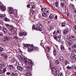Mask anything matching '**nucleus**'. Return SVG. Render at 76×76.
Returning a JSON list of instances; mask_svg holds the SVG:
<instances>
[{"label": "nucleus", "instance_id": "1", "mask_svg": "<svg viewBox=\"0 0 76 76\" xmlns=\"http://www.w3.org/2000/svg\"><path fill=\"white\" fill-rule=\"evenodd\" d=\"M19 59L20 60H23L24 62L25 63V64H26V69H31L32 67V66L34 64V63L32 61V60H29L28 61V63L27 62L26 59L25 58H22L20 57L19 58Z\"/></svg>", "mask_w": 76, "mask_h": 76}, {"label": "nucleus", "instance_id": "2", "mask_svg": "<svg viewBox=\"0 0 76 76\" xmlns=\"http://www.w3.org/2000/svg\"><path fill=\"white\" fill-rule=\"evenodd\" d=\"M50 67L51 68L53 75L55 76H57L58 73H59L58 69H56L55 67H51V66H50Z\"/></svg>", "mask_w": 76, "mask_h": 76}, {"label": "nucleus", "instance_id": "3", "mask_svg": "<svg viewBox=\"0 0 76 76\" xmlns=\"http://www.w3.org/2000/svg\"><path fill=\"white\" fill-rule=\"evenodd\" d=\"M32 50H33V45H30L28 47V52L31 53V52Z\"/></svg>", "mask_w": 76, "mask_h": 76}, {"label": "nucleus", "instance_id": "4", "mask_svg": "<svg viewBox=\"0 0 76 76\" xmlns=\"http://www.w3.org/2000/svg\"><path fill=\"white\" fill-rule=\"evenodd\" d=\"M32 29H35V30H37V31H41L42 29L41 28L37 27V28H35V25H34L32 28Z\"/></svg>", "mask_w": 76, "mask_h": 76}, {"label": "nucleus", "instance_id": "5", "mask_svg": "<svg viewBox=\"0 0 76 76\" xmlns=\"http://www.w3.org/2000/svg\"><path fill=\"white\" fill-rule=\"evenodd\" d=\"M19 35L20 37H23V36H26V35H27V34L25 32H20L19 33Z\"/></svg>", "mask_w": 76, "mask_h": 76}, {"label": "nucleus", "instance_id": "6", "mask_svg": "<svg viewBox=\"0 0 76 76\" xmlns=\"http://www.w3.org/2000/svg\"><path fill=\"white\" fill-rule=\"evenodd\" d=\"M61 38V36H59L58 37L57 39H56L57 41H58L59 42H61L62 44H64V42L60 40V39Z\"/></svg>", "mask_w": 76, "mask_h": 76}, {"label": "nucleus", "instance_id": "7", "mask_svg": "<svg viewBox=\"0 0 76 76\" xmlns=\"http://www.w3.org/2000/svg\"><path fill=\"white\" fill-rule=\"evenodd\" d=\"M60 33V31L59 29H57L56 31H54L53 33V35H58Z\"/></svg>", "mask_w": 76, "mask_h": 76}, {"label": "nucleus", "instance_id": "8", "mask_svg": "<svg viewBox=\"0 0 76 76\" xmlns=\"http://www.w3.org/2000/svg\"><path fill=\"white\" fill-rule=\"evenodd\" d=\"M3 39H4V41L7 42V41L9 39V37L8 36H5L4 37Z\"/></svg>", "mask_w": 76, "mask_h": 76}, {"label": "nucleus", "instance_id": "9", "mask_svg": "<svg viewBox=\"0 0 76 76\" xmlns=\"http://www.w3.org/2000/svg\"><path fill=\"white\" fill-rule=\"evenodd\" d=\"M1 55L2 57H4V58H7V55L6 54L4 53H1Z\"/></svg>", "mask_w": 76, "mask_h": 76}, {"label": "nucleus", "instance_id": "10", "mask_svg": "<svg viewBox=\"0 0 76 76\" xmlns=\"http://www.w3.org/2000/svg\"><path fill=\"white\" fill-rule=\"evenodd\" d=\"M66 44L69 45V47H70L72 45V41L70 40H69L67 43H66Z\"/></svg>", "mask_w": 76, "mask_h": 76}, {"label": "nucleus", "instance_id": "11", "mask_svg": "<svg viewBox=\"0 0 76 76\" xmlns=\"http://www.w3.org/2000/svg\"><path fill=\"white\" fill-rule=\"evenodd\" d=\"M37 28H42V23H41V21H39L37 23Z\"/></svg>", "mask_w": 76, "mask_h": 76}, {"label": "nucleus", "instance_id": "12", "mask_svg": "<svg viewBox=\"0 0 76 76\" xmlns=\"http://www.w3.org/2000/svg\"><path fill=\"white\" fill-rule=\"evenodd\" d=\"M11 28H10V31L12 33V34H15V31L14 30V28L13 27H11Z\"/></svg>", "mask_w": 76, "mask_h": 76}, {"label": "nucleus", "instance_id": "13", "mask_svg": "<svg viewBox=\"0 0 76 76\" xmlns=\"http://www.w3.org/2000/svg\"><path fill=\"white\" fill-rule=\"evenodd\" d=\"M71 58L72 59H75V60H76V55H75V54L74 53H72L71 54Z\"/></svg>", "mask_w": 76, "mask_h": 76}, {"label": "nucleus", "instance_id": "14", "mask_svg": "<svg viewBox=\"0 0 76 76\" xmlns=\"http://www.w3.org/2000/svg\"><path fill=\"white\" fill-rule=\"evenodd\" d=\"M0 10H2V11H5L6 8V7L4 6H1L0 7Z\"/></svg>", "mask_w": 76, "mask_h": 76}, {"label": "nucleus", "instance_id": "15", "mask_svg": "<svg viewBox=\"0 0 76 76\" xmlns=\"http://www.w3.org/2000/svg\"><path fill=\"white\" fill-rule=\"evenodd\" d=\"M17 69L20 71H22L23 70V68L21 66H18L17 67Z\"/></svg>", "mask_w": 76, "mask_h": 76}, {"label": "nucleus", "instance_id": "16", "mask_svg": "<svg viewBox=\"0 0 76 76\" xmlns=\"http://www.w3.org/2000/svg\"><path fill=\"white\" fill-rule=\"evenodd\" d=\"M42 16L44 18H47V14L45 12H43L42 14Z\"/></svg>", "mask_w": 76, "mask_h": 76}, {"label": "nucleus", "instance_id": "17", "mask_svg": "<svg viewBox=\"0 0 76 76\" xmlns=\"http://www.w3.org/2000/svg\"><path fill=\"white\" fill-rule=\"evenodd\" d=\"M9 13L12 14V13H14V10H13V8H10V9L9 11Z\"/></svg>", "mask_w": 76, "mask_h": 76}, {"label": "nucleus", "instance_id": "18", "mask_svg": "<svg viewBox=\"0 0 76 76\" xmlns=\"http://www.w3.org/2000/svg\"><path fill=\"white\" fill-rule=\"evenodd\" d=\"M70 39H72V40H75L76 39V37L73 36H71L70 37Z\"/></svg>", "mask_w": 76, "mask_h": 76}, {"label": "nucleus", "instance_id": "19", "mask_svg": "<svg viewBox=\"0 0 76 76\" xmlns=\"http://www.w3.org/2000/svg\"><path fill=\"white\" fill-rule=\"evenodd\" d=\"M39 49L37 47H34L33 46V50H35V51H38Z\"/></svg>", "mask_w": 76, "mask_h": 76}, {"label": "nucleus", "instance_id": "20", "mask_svg": "<svg viewBox=\"0 0 76 76\" xmlns=\"http://www.w3.org/2000/svg\"><path fill=\"white\" fill-rule=\"evenodd\" d=\"M9 66L10 69L11 70H13V69H14V66L12 65H9Z\"/></svg>", "mask_w": 76, "mask_h": 76}, {"label": "nucleus", "instance_id": "21", "mask_svg": "<svg viewBox=\"0 0 76 76\" xmlns=\"http://www.w3.org/2000/svg\"><path fill=\"white\" fill-rule=\"evenodd\" d=\"M11 75L12 76H18V74L15 72H12L11 74Z\"/></svg>", "mask_w": 76, "mask_h": 76}, {"label": "nucleus", "instance_id": "22", "mask_svg": "<svg viewBox=\"0 0 76 76\" xmlns=\"http://www.w3.org/2000/svg\"><path fill=\"white\" fill-rule=\"evenodd\" d=\"M54 18V15L53 14H51L49 15V18L51 19H53Z\"/></svg>", "mask_w": 76, "mask_h": 76}, {"label": "nucleus", "instance_id": "23", "mask_svg": "<svg viewBox=\"0 0 76 76\" xmlns=\"http://www.w3.org/2000/svg\"><path fill=\"white\" fill-rule=\"evenodd\" d=\"M59 58L61 61H64L63 58V57L62 56H59Z\"/></svg>", "mask_w": 76, "mask_h": 76}, {"label": "nucleus", "instance_id": "24", "mask_svg": "<svg viewBox=\"0 0 76 76\" xmlns=\"http://www.w3.org/2000/svg\"><path fill=\"white\" fill-rule=\"evenodd\" d=\"M29 46H30V45H29L28 44H24V47H25V48H28V47H29Z\"/></svg>", "mask_w": 76, "mask_h": 76}, {"label": "nucleus", "instance_id": "25", "mask_svg": "<svg viewBox=\"0 0 76 76\" xmlns=\"http://www.w3.org/2000/svg\"><path fill=\"white\" fill-rule=\"evenodd\" d=\"M68 32H69V31L68 30L66 29L64 31V34H67V33H68Z\"/></svg>", "mask_w": 76, "mask_h": 76}, {"label": "nucleus", "instance_id": "26", "mask_svg": "<svg viewBox=\"0 0 76 76\" xmlns=\"http://www.w3.org/2000/svg\"><path fill=\"white\" fill-rule=\"evenodd\" d=\"M58 1H56L55 2V6L56 7H58Z\"/></svg>", "mask_w": 76, "mask_h": 76}, {"label": "nucleus", "instance_id": "27", "mask_svg": "<svg viewBox=\"0 0 76 76\" xmlns=\"http://www.w3.org/2000/svg\"><path fill=\"white\" fill-rule=\"evenodd\" d=\"M42 12H46V11L47 10V9L45 8H43L41 9Z\"/></svg>", "mask_w": 76, "mask_h": 76}, {"label": "nucleus", "instance_id": "28", "mask_svg": "<svg viewBox=\"0 0 76 76\" xmlns=\"http://www.w3.org/2000/svg\"><path fill=\"white\" fill-rule=\"evenodd\" d=\"M71 47L73 49H74L75 48H76V44L72 45V46Z\"/></svg>", "mask_w": 76, "mask_h": 76}, {"label": "nucleus", "instance_id": "29", "mask_svg": "<svg viewBox=\"0 0 76 76\" xmlns=\"http://www.w3.org/2000/svg\"><path fill=\"white\" fill-rule=\"evenodd\" d=\"M1 64L2 65V67H6V63H5V62H4L2 63Z\"/></svg>", "mask_w": 76, "mask_h": 76}, {"label": "nucleus", "instance_id": "30", "mask_svg": "<svg viewBox=\"0 0 76 76\" xmlns=\"http://www.w3.org/2000/svg\"><path fill=\"white\" fill-rule=\"evenodd\" d=\"M4 20L6 22H9L10 21L9 19L7 18H5L4 19Z\"/></svg>", "mask_w": 76, "mask_h": 76}, {"label": "nucleus", "instance_id": "31", "mask_svg": "<svg viewBox=\"0 0 76 76\" xmlns=\"http://www.w3.org/2000/svg\"><path fill=\"white\" fill-rule=\"evenodd\" d=\"M3 32H4V33H5V34L7 33V29H6V28H4L3 29Z\"/></svg>", "mask_w": 76, "mask_h": 76}, {"label": "nucleus", "instance_id": "32", "mask_svg": "<svg viewBox=\"0 0 76 76\" xmlns=\"http://www.w3.org/2000/svg\"><path fill=\"white\" fill-rule=\"evenodd\" d=\"M8 70V68L7 67H6L5 68H4V73H5L6 71H7V70Z\"/></svg>", "mask_w": 76, "mask_h": 76}, {"label": "nucleus", "instance_id": "33", "mask_svg": "<svg viewBox=\"0 0 76 76\" xmlns=\"http://www.w3.org/2000/svg\"><path fill=\"white\" fill-rule=\"evenodd\" d=\"M25 75L26 76H31V74L29 72H26Z\"/></svg>", "mask_w": 76, "mask_h": 76}, {"label": "nucleus", "instance_id": "34", "mask_svg": "<svg viewBox=\"0 0 76 76\" xmlns=\"http://www.w3.org/2000/svg\"><path fill=\"white\" fill-rule=\"evenodd\" d=\"M46 50L48 52H49V51L50 50V48L48 47L46 48Z\"/></svg>", "mask_w": 76, "mask_h": 76}, {"label": "nucleus", "instance_id": "35", "mask_svg": "<svg viewBox=\"0 0 76 76\" xmlns=\"http://www.w3.org/2000/svg\"><path fill=\"white\" fill-rule=\"evenodd\" d=\"M61 50H64V47L63 46V45H61Z\"/></svg>", "mask_w": 76, "mask_h": 76}, {"label": "nucleus", "instance_id": "36", "mask_svg": "<svg viewBox=\"0 0 76 76\" xmlns=\"http://www.w3.org/2000/svg\"><path fill=\"white\" fill-rule=\"evenodd\" d=\"M67 69H68L69 70H71V69H72V67H71V66H68L67 67H66Z\"/></svg>", "mask_w": 76, "mask_h": 76}, {"label": "nucleus", "instance_id": "37", "mask_svg": "<svg viewBox=\"0 0 76 76\" xmlns=\"http://www.w3.org/2000/svg\"><path fill=\"white\" fill-rule=\"evenodd\" d=\"M5 16H6V15H5V14L1 15H0V18H3L5 17Z\"/></svg>", "mask_w": 76, "mask_h": 76}, {"label": "nucleus", "instance_id": "38", "mask_svg": "<svg viewBox=\"0 0 76 76\" xmlns=\"http://www.w3.org/2000/svg\"><path fill=\"white\" fill-rule=\"evenodd\" d=\"M60 62H59V61L57 60H56L55 62V64H58Z\"/></svg>", "mask_w": 76, "mask_h": 76}, {"label": "nucleus", "instance_id": "39", "mask_svg": "<svg viewBox=\"0 0 76 76\" xmlns=\"http://www.w3.org/2000/svg\"><path fill=\"white\" fill-rule=\"evenodd\" d=\"M4 50V49L2 47H0V52H2V51H3Z\"/></svg>", "mask_w": 76, "mask_h": 76}, {"label": "nucleus", "instance_id": "40", "mask_svg": "<svg viewBox=\"0 0 76 76\" xmlns=\"http://www.w3.org/2000/svg\"><path fill=\"white\" fill-rule=\"evenodd\" d=\"M61 6L62 7H64V3H61Z\"/></svg>", "mask_w": 76, "mask_h": 76}, {"label": "nucleus", "instance_id": "41", "mask_svg": "<svg viewBox=\"0 0 76 76\" xmlns=\"http://www.w3.org/2000/svg\"><path fill=\"white\" fill-rule=\"evenodd\" d=\"M53 54L55 56L56 55V50H53Z\"/></svg>", "mask_w": 76, "mask_h": 76}, {"label": "nucleus", "instance_id": "42", "mask_svg": "<svg viewBox=\"0 0 76 76\" xmlns=\"http://www.w3.org/2000/svg\"><path fill=\"white\" fill-rule=\"evenodd\" d=\"M6 26L7 27V28H8V29H10V28H11V27H10V26L9 25V24H6Z\"/></svg>", "mask_w": 76, "mask_h": 76}, {"label": "nucleus", "instance_id": "43", "mask_svg": "<svg viewBox=\"0 0 76 76\" xmlns=\"http://www.w3.org/2000/svg\"><path fill=\"white\" fill-rule=\"evenodd\" d=\"M6 74L7 75H10L11 74V72H6Z\"/></svg>", "mask_w": 76, "mask_h": 76}, {"label": "nucleus", "instance_id": "44", "mask_svg": "<svg viewBox=\"0 0 76 76\" xmlns=\"http://www.w3.org/2000/svg\"><path fill=\"white\" fill-rule=\"evenodd\" d=\"M64 63L65 65H67V64H68V61H65L64 62Z\"/></svg>", "mask_w": 76, "mask_h": 76}, {"label": "nucleus", "instance_id": "45", "mask_svg": "<svg viewBox=\"0 0 76 76\" xmlns=\"http://www.w3.org/2000/svg\"><path fill=\"white\" fill-rule=\"evenodd\" d=\"M62 26H65L66 25V24L65 23L63 22L62 23Z\"/></svg>", "mask_w": 76, "mask_h": 76}, {"label": "nucleus", "instance_id": "46", "mask_svg": "<svg viewBox=\"0 0 76 76\" xmlns=\"http://www.w3.org/2000/svg\"><path fill=\"white\" fill-rule=\"evenodd\" d=\"M15 64L16 66H18L19 64V62L17 61H16Z\"/></svg>", "mask_w": 76, "mask_h": 76}, {"label": "nucleus", "instance_id": "47", "mask_svg": "<svg viewBox=\"0 0 76 76\" xmlns=\"http://www.w3.org/2000/svg\"><path fill=\"white\" fill-rule=\"evenodd\" d=\"M14 39H18L19 38L18 37L16 36L14 37Z\"/></svg>", "mask_w": 76, "mask_h": 76}, {"label": "nucleus", "instance_id": "48", "mask_svg": "<svg viewBox=\"0 0 76 76\" xmlns=\"http://www.w3.org/2000/svg\"><path fill=\"white\" fill-rule=\"evenodd\" d=\"M32 8L33 9H35V5H32Z\"/></svg>", "mask_w": 76, "mask_h": 76}, {"label": "nucleus", "instance_id": "49", "mask_svg": "<svg viewBox=\"0 0 76 76\" xmlns=\"http://www.w3.org/2000/svg\"><path fill=\"white\" fill-rule=\"evenodd\" d=\"M8 35H10H10H12V34H13V33H12V32H11V33L10 32H9L8 33Z\"/></svg>", "mask_w": 76, "mask_h": 76}, {"label": "nucleus", "instance_id": "50", "mask_svg": "<svg viewBox=\"0 0 76 76\" xmlns=\"http://www.w3.org/2000/svg\"><path fill=\"white\" fill-rule=\"evenodd\" d=\"M0 36L2 38V37H3V34L1 33H0Z\"/></svg>", "mask_w": 76, "mask_h": 76}, {"label": "nucleus", "instance_id": "51", "mask_svg": "<svg viewBox=\"0 0 76 76\" xmlns=\"http://www.w3.org/2000/svg\"><path fill=\"white\" fill-rule=\"evenodd\" d=\"M54 38L55 39H56V40L57 39V36H55L54 37Z\"/></svg>", "mask_w": 76, "mask_h": 76}, {"label": "nucleus", "instance_id": "52", "mask_svg": "<svg viewBox=\"0 0 76 76\" xmlns=\"http://www.w3.org/2000/svg\"><path fill=\"white\" fill-rule=\"evenodd\" d=\"M3 73V71L1 70H0V74H1Z\"/></svg>", "mask_w": 76, "mask_h": 76}, {"label": "nucleus", "instance_id": "53", "mask_svg": "<svg viewBox=\"0 0 76 76\" xmlns=\"http://www.w3.org/2000/svg\"><path fill=\"white\" fill-rule=\"evenodd\" d=\"M30 6H31V5H30V4H28L27 5V7H28V8H30Z\"/></svg>", "mask_w": 76, "mask_h": 76}, {"label": "nucleus", "instance_id": "54", "mask_svg": "<svg viewBox=\"0 0 76 76\" xmlns=\"http://www.w3.org/2000/svg\"><path fill=\"white\" fill-rule=\"evenodd\" d=\"M68 50H69V51H72V49L70 47L68 48Z\"/></svg>", "mask_w": 76, "mask_h": 76}, {"label": "nucleus", "instance_id": "55", "mask_svg": "<svg viewBox=\"0 0 76 76\" xmlns=\"http://www.w3.org/2000/svg\"><path fill=\"white\" fill-rule=\"evenodd\" d=\"M55 19L56 20H57V15H56V16H55Z\"/></svg>", "mask_w": 76, "mask_h": 76}, {"label": "nucleus", "instance_id": "56", "mask_svg": "<svg viewBox=\"0 0 76 76\" xmlns=\"http://www.w3.org/2000/svg\"><path fill=\"white\" fill-rule=\"evenodd\" d=\"M1 68H2V65L0 64V69H1Z\"/></svg>", "mask_w": 76, "mask_h": 76}, {"label": "nucleus", "instance_id": "57", "mask_svg": "<svg viewBox=\"0 0 76 76\" xmlns=\"http://www.w3.org/2000/svg\"><path fill=\"white\" fill-rule=\"evenodd\" d=\"M73 28L74 29H75V30H76V26H75L73 27Z\"/></svg>", "mask_w": 76, "mask_h": 76}, {"label": "nucleus", "instance_id": "58", "mask_svg": "<svg viewBox=\"0 0 76 76\" xmlns=\"http://www.w3.org/2000/svg\"><path fill=\"white\" fill-rule=\"evenodd\" d=\"M66 15H67V16H69V13H67L66 14Z\"/></svg>", "mask_w": 76, "mask_h": 76}, {"label": "nucleus", "instance_id": "59", "mask_svg": "<svg viewBox=\"0 0 76 76\" xmlns=\"http://www.w3.org/2000/svg\"><path fill=\"white\" fill-rule=\"evenodd\" d=\"M46 10V13H49V11H47V9Z\"/></svg>", "mask_w": 76, "mask_h": 76}, {"label": "nucleus", "instance_id": "60", "mask_svg": "<svg viewBox=\"0 0 76 76\" xmlns=\"http://www.w3.org/2000/svg\"><path fill=\"white\" fill-rule=\"evenodd\" d=\"M72 9H75V6H72Z\"/></svg>", "mask_w": 76, "mask_h": 76}, {"label": "nucleus", "instance_id": "61", "mask_svg": "<svg viewBox=\"0 0 76 76\" xmlns=\"http://www.w3.org/2000/svg\"><path fill=\"white\" fill-rule=\"evenodd\" d=\"M31 11V12H32L33 11V10L32 9H31L30 10Z\"/></svg>", "mask_w": 76, "mask_h": 76}, {"label": "nucleus", "instance_id": "62", "mask_svg": "<svg viewBox=\"0 0 76 76\" xmlns=\"http://www.w3.org/2000/svg\"><path fill=\"white\" fill-rule=\"evenodd\" d=\"M69 18H72V15H70V16H69Z\"/></svg>", "mask_w": 76, "mask_h": 76}, {"label": "nucleus", "instance_id": "63", "mask_svg": "<svg viewBox=\"0 0 76 76\" xmlns=\"http://www.w3.org/2000/svg\"><path fill=\"white\" fill-rule=\"evenodd\" d=\"M74 13H76V10H74Z\"/></svg>", "mask_w": 76, "mask_h": 76}, {"label": "nucleus", "instance_id": "64", "mask_svg": "<svg viewBox=\"0 0 76 76\" xmlns=\"http://www.w3.org/2000/svg\"><path fill=\"white\" fill-rule=\"evenodd\" d=\"M0 29H1V26H0Z\"/></svg>", "mask_w": 76, "mask_h": 76}]
</instances>
